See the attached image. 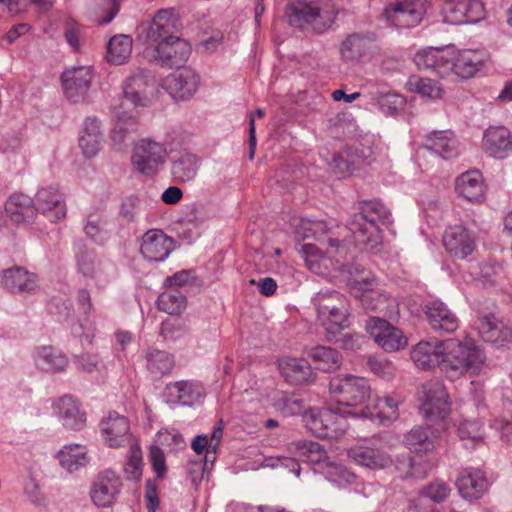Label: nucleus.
<instances>
[{"instance_id": "72a5a7b5", "label": "nucleus", "mask_w": 512, "mask_h": 512, "mask_svg": "<svg viewBox=\"0 0 512 512\" xmlns=\"http://www.w3.org/2000/svg\"><path fill=\"white\" fill-rule=\"evenodd\" d=\"M399 402L391 396L380 398L375 407L371 408L368 405L360 408L359 410H351L349 413L355 418H365L370 420L379 419L381 422H392L399 416L398 412Z\"/></svg>"}, {"instance_id": "a211bd4d", "label": "nucleus", "mask_w": 512, "mask_h": 512, "mask_svg": "<svg viewBox=\"0 0 512 512\" xmlns=\"http://www.w3.org/2000/svg\"><path fill=\"white\" fill-rule=\"evenodd\" d=\"M173 249V239L161 230H149L142 237L140 252L148 261L162 262Z\"/></svg>"}, {"instance_id": "680f3d73", "label": "nucleus", "mask_w": 512, "mask_h": 512, "mask_svg": "<svg viewBox=\"0 0 512 512\" xmlns=\"http://www.w3.org/2000/svg\"><path fill=\"white\" fill-rule=\"evenodd\" d=\"M149 458L157 478H163L167 472V468L162 449L156 445H152L149 451Z\"/></svg>"}, {"instance_id": "de8ad7c7", "label": "nucleus", "mask_w": 512, "mask_h": 512, "mask_svg": "<svg viewBox=\"0 0 512 512\" xmlns=\"http://www.w3.org/2000/svg\"><path fill=\"white\" fill-rule=\"evenodd\" d=\"M156 303L160 311L169 315H179L185 310L187 299L179 289L167 288L158 296Z\"/></svg>"}, {"instance_id": "58836bf2", "label": "nucleus", "mask_w": 512, "mask_h": 512, "mask_svg": "<svg viewBox=\"0 0 512 512\" xmlns=\"http://www.w3.org/2000/svg\"><path fill=\"white\" fill-rule=\"evenodd\" d=\"M348 456L355 463L371 469H382L391 463V458L384 451L362 445L350 448Z\"/></svg>"}, {"instance_id": "e2e57ef3", "label": "nucleus", "mask_w": 512, "mask_h": 512, "mask_svg": "<svg viewBox=\"0 0 512 512\" xmlns=\"http://www.w3.org/2000/svg\"><path fill=\"white\" fill-rule=\"evenodd\" d=\"M24 493L29 501L35 506H45L46 498L41 493L39 485L34 478H29L24 484Z\"/></svg>"}, {"instance_id": "a19ab883", "label": "nucleus", "mask_w": 512, "mask_h": 512, "mask_svg": "<svg viewBox=\"0 0 512 512\" xmlns=\"http://www.w3.org/2000/svg\"><path fill=\"white\" fill-rule=\"evenodd\" d=\"M404 444L415 453H426L434 448L433 430L430 426H414L405 436Z\"/></svg>"}, {"instance_id": "4d7b16f0", "label": "nucleus", "mask_w": 512, "mask_h": 512, "mask_svg": "<svg viewBox=\"0 0 512 512\" xmlns=\"http://www.w3.org/2000/svg\"><path fill=\"white\" fill-rule=\"evenodd\" d=\"M299 254L305 261V265L312 272L318 273L320 269V260L322 258L320 249L311 243L302 244Z\"/></svg>"}, {"instance_id": "bb28decb", "label": "nucleus", "mask_w": 512, "mask_h": 512, "mask_svg": "<svg viewBox=\"0 0 512 512\" xmlns=\"http://www.w3.org/2000/svg\"><path fill=\"white\" fill-rule=\"evenodd\" d=\"M376 282V278L370 276V273L354 280L356 288L361 290V294L357 295V298L366 311H383L389 305L390 298L386 294L374 290Z\"/></svg>"}, {"instance_id": "a18cd8bd", "label": "nucleus", "mask_w": 512, "mask_h": 512, "mask_svg": "<svg viewBox=\"0 0 512 512\" xmlns=\"http://www.w3.org/2000/svg\"><path fill=\"white\" fill-rule=\"evenodd\" d=\"M133 46L132 37L125 34L113 36L107 44V60L108 62L121 65L131 55Z\"/></svg>"}, {"instance_id": "864d4df0", "label": "nucleus", "mask_w": 512, "mask_h": 512, "mask_svg": "<svg viewBox=\"0 0 512 512\" xmlns=\"http://www.w3.org/2000/svg\"><path fill=\"white\" fill-rule=\"evenodd\" d=\"M77 266L79 272L87 278H95L101 271L100 262L93 251L86 249L77 253Z\"/></svg>"}, {"instance_id": "cd10ccee", "label": "nucleus", "mask_w": 512, "mask_h": 512, "mask_svg": "<svg viewBox=\"0 0 512 512\" xmlns=\"http://www.w3.org/2000/svg\"><path fill=\"white\" fill-rule=\"evenodd\" d=\"M452 47L433 48L419 51L414 56V62L420 70H431L440 77L448 75L449 55Z\"/></svg>"}, {"instance_id": "f03ea898", "label": "nucleus", "mask_w": 512, "mask_h": 512, "mask_svg": "<svg viewBox=\"0 0 512 512\" xmlns=\"http://www.w3.org/2000/svg\"><path fill=\"white\" fill-rule=\"evenodd\" d=\"M440 371L450 380L464 374L477 376L486 357L484 351L473 343H464L454 338L441 341Z\"/></svg>"}, {"instance_id": "79ce46f5", "label": "nucleus", "mask_w": 512, "mask_h": 512, "mask_svg": "<svg viewBox=\"0 0 512 512\" xmlns=\"http://www.w3.org/2000/svg\"><path fill=\"white\" fill-rule=\"evenodd\" d=\"M57 458L60 465L72 473L88 463L87 451L79 444L65 445L58 453Z\"/></svg>"}, {"instance_id": "5701e85b", "label": "nucleus", "mask_w": 512, "mask_h": 512, "mask_svg": "<svg viewBox=\"0 0 512 512\" xmlns=\"http://www.w3.org/2000/svg\"><path fill=\"white\" fill-rule=\"evenodd\" d=\"M483 149L497 159L507 158L512 154V135L504 126H490L484 132Z\"/></svg>"}, {"instance_id": "20e7f679", "label": "nucleus", "mask_w": 512, "mask_h": 512, "mask_svg": "<svg viewBox=\"0 0 512 512\" xmlns=\"http://www.w3.org/2000/svg\"><path fill=\"white\" fill-rule=\"evenodd\" d=\"M390 210L378 200H364L359 203V212L349 221V229L357 242L371 249L382 244V226L392 224Z\"/></svg>"}, {"instance_id": "1a4fd4ad", "label": "nucleus", "mask_w": 512, "mask_h": 512, "mask_svg": "<svg viewBox=\"0 0 512 512\" xmlns=\"http://www.w3.org/2000/svg\"><path fill=\"white\" fill-rule=\"evenodd\" d=\"M375 49V33L354 32L348 34L340 43V59L343 63L357 65L369 58L374 53Z\"/></svg>"}, {"instance_id": "37998d69", "label": "nucleus", "mask_w": 512, "mask_h": 512, "mask_svg": "<svg viewBox=\"0 0 512 512\" xmlns=\"http://www.w3.org/2000/svg\"><path fill=\"white\" fill-rule=\"evenodd\" d=\"M37 365L46 372H61L68 366V358L61 351L51 346L37 350Z\"/></svg>"}, {"instance_id": "4468645a", "label": "nucleus", "mask_w": 512, "mask_h": 512, "mask_svg": "<svg viewBox=\"0 0 512 512\" xmlns=\"http://www.w3.org/2000/svg\"><path fill=\"white\" fill-rule=\"evenodd\" d=\"M0 283L7 292L20 296L34 294L38 288V277L22 266L4 269L0 275Z\"/></svg>"}, {"instance_id": "774afa93", "label": "nucleus", "mask_w": 512, "mask_h": 512, "mask_svg": "<svg viewBox=\"0 0 512 512\" xmlns=\"http://www.w3.org/2000/svg\"><path fill=\"white\" fill-rule=\"evenodd\" d=\"M181 334V325L176 321L165 320L161 323L159 335L165 340H175Z\"/></svg>"}, {"instance_id": "bf43d9fd", "label": "nucleus", "mask_w": 512, "mask_h": 512, "mask_svg": "<svg viewBox=\"0 0 512 512\" xmlns=\"http://www.w3.org/2000/svg\"><path fill=\"white\" fill-rule=\"evenodd\" d=\"M449 493L450 489L444 482H434L426 486L421 494L433 502L440 503L448 497Z\"/></svg>"}, {"instance_id": "c9c22d12", "label": "nucleus", "mask_w": 512, "mask_h": 512, "mask_svg": "<svg viewBox=\"0 0 512 512\" xmlns=\"http://www.w3.org/2000/svg\"><path fill=\"white\" fill-rule=\"evenodd\" d=\"M456 191L470 202H481L485 196V185L480 171L470 170L462 173L456 180Z\"/></svg>"}, {"instance_id": "4be33fe9", "label": "nucleus", "mask_w": 512, "mask_h": 512, "mask_svg": "<svg viewBox=\"0 0 512 512\" xmlns=\"http://www.w3.org/2000/svg\"><path fill=\"white\" fill-rule=\"evenodd\" d=\"M53 409L62 425L68 430L79 431L86 424L85 412L80 410L79 401L71 395L60 397L53 404Z\"/></svg>"}, {"instance_id": "393cba45", "label": "nucleus", "mask_w": 512, "mask_h": 512, "mask_svg": "<svg viewBox=\"0 0 512 512\" xmlns=\"http://www.w3.org/2000/svg\"><path fill=\"white\" fill-rule=\"evenodd\" d=\"M483 64V57L478 51L463 50L456 53L452 48L447 65L448 74L454 72L459 77L468 79L473 77Z\"/></svg>"}, {"instance_id": "9d476101", "label": "nucleus", "mask_w": 512, "mask_h": 512, "mask_svg": "<svg viewBox=\"0 0 512 512\" xmlns=\"http://www.w3.org/2000/svg\"><path fill=\"white\" fill-rule=\"evenodd\" d=\"M93 78L94 73L90 66L73 67L63 72L61 80L66 98L71 103L86 101Z\"/></svg>"}, {"instance_id": "c85d7f7f", "label": "nucleus", "mask_w": 512, "mask_h": 512, "mask_svg": "<svg viewBox=\"0 0 512 512\" xmlns=\"http://www.w3.org/2000/svg\"><path fill=\"white\" fill-rule=\"evenodd\" d=\"M456 486L464 499L475 500L487 491L489 482L481 470L467 468L460 473Z\"/></svg>"}, {"instance_id": "f8f14e48", "label": "nucleus", "mask_w": 512, "mask_h": 512, "mask_svg": "<svg viewBox=\"0 0 512 512\" xmlns=\"http://www.w3.org/2000/svg\"><path fill=\"white\" fill-rule=\"evenodd\" d=\"M444 21L452 25L476 23L484 18L480 0H448L442 8Z\"/></svg>"}, {"instance_id": "c03bdc74", "label": "nucleus", "mask_w": 512, "mask_h": 512, "mask_svg": "<svg viewBox=\"0 0 512 512\" xmlns=\"http://www.w3.org/2000/svg\"><path fill=\"white\" fill-rule=\"evenodd\" d=\"M199 166V160L195 155L185 153L172 163L171 173L175 181L185 183L196 177Z\"/></svg>"}, {"instance_id": "2f4dec72", "label": "nucleus", "mask_w": 512, "mask_h": 512, "mask_svg": "<svg viewBox=\"0 0 512 512\" xmlns=\"http://www.w3.org/2000/svg\"><path fill=\"white\" fill-rule=\"evenodd\" d=\"M422 146L446 160L458 155V142L450 130L432 131L426 134Z\"/></svg>"}, {"instance_id": "c756f323", "label": "nucleus", "mask_w": 512, "mask_h": 512, "mask_svg": "<svg viewBox=\"0 0 512 512\" xmlns=\"http://www.w3.org/2000/svg\"><path fill=\"white\" fill-rule=\"evenodd\" d=\"M349 316V303L330 307V309L317 314L318 320L325 329L327 340H335L337 335L350 326Z\"/></svg>"}, {"instance_id": "0eeeda50", "label": "nucleus", "mask_w": 512, "mask_h": 512, "mask_svg": "<svg viewBox=\"0 0 512 512\" xmlns=\"http://www.w3.org/2000/svg\"><path fill=\"white\" fill-rule=\"evenodd\" d=\"M330 394L339 405L359 410L370 399L371 389L365 378L353 375H337L328 384Z\"/></svg>"}, {"instance_id": "7c9ffc66", "label": "nucleus", "mask_w": 512, "mask_h": 512, "mask_svg": "<svg viewBox=\"0 0 512 512\" xmlns=\"http://www.w3.org/2000/svg\"><path fill=\"white\" fill-rule=\"evenodd\" d=\"M5 212L16 225L31 224L37 216L34 200L22 193L10 196L5 204Z\"/></svg>"}, {"instance_id": "7ed1b4c3", "label": "nucleus", "mask_w": 512, "mask_h": 512, "mask_svg": "<svg viewBox=\"0 0 512 512\" xmlns=\"http://www.w3.org/2000/svg\"><path fill=\"white\" fill-rule=\"evenodd\" d=\"M148 81V74L144 70H137L125 80L123 100L121 106L115 110L117 122L112 132V139L116 143H122L127 133L135 131L134 110L147 104Z\"/></svg>"}, {"instance_id": "dca6fc26", "label": "nucleus", "mask_w": 512, "mask_h": 512, "mask_svg": "<svg viewBox=\"0 0 512 512\" xmlns=\"http://www.w3.org/2000/svg\"><path fill=\"white\" fill-rule=\"evenodd\" d=\"M163 80V87L175 100H187L197 91L200 78L190 68L181 67Z\"/></svg>"}, {"instance_id": "4c0bfd02", "label": "nucleus", "mask_w": 512, "mask_h": 512, "mask_svg": "<svg viewBox=\"0 0 512 512\" xmlns=\"http://www.w3.org/2000/svg\"><path fill=\"white\" fill-rule=\"evenodd\" d=\"M441 341H421L411 350V359L421 370L440 369Z\"/></svg>"}, {"instance_id": "0e129e2a", "label": "nucleus", "mask_w": 512, "mask_h": 512, "mask_svg": "<svg viewBox=\"0 0 512 512\" xmlns=\"http://www.w3.org/2000/svg\"><path fill=\"white\" fill-rule=\"evenodd\" d=\"M84 230L86 235L98 244H102L106 239V232L102 227V220L100 218L92 219L90 216Z\"/></svg>"}, {"instance_id": "09e8293b", "label": "nucleus", "mask_w": 512, "mask_h": 512, "mask_svg": "<svg viewBox=\"0 0 512 512\" xmlns=\"http://www.w3.org/2000/svg\"><path fill=\"white\" fill-rule=\"evenodd\" d=\"M310 356L315 368L324 372L334 371L341 365L342 357L340 353L330 347L316 346L312 348Z\"/></svg>"}, {"instance_id": "412c9836", "label": "nucleus", "mask_w": 512, "mask_h": 512, "mask_svg": "<svg viewBox=\"0 0 512 512\" xmlns=\"http://www.w3.org/2000/svg\"><path fill=\"white\" fill-rule=\"evenodd\" d=\"M446 251L457 259H466L475 250V242L468 230L460 225L449 227L443 235Z\"/></svg>"}, {"instance_id": "338daca9", "label": "nucleus", "mask_w": 512, "mask_h": 512, "mask_svg": "<svg viewBox=\"0 0 512 512\" xmlns=\"http://www.w3.org/2000/svg\"><path fill=\"white\" fill-rule=\"evenodd\" d=\"M145 499L148 512H156L159 507V498L157 495V486L152 479L146 481Z\"/></svg>"}, {"instance_id": "5fc2aeb1", "label": "nucleus", "mask_w": 512, "mask_h": 512, "mask_svg": "<svg viewBox=\"0 0 512 512\" xmlns=\"http://www.w3.org/2000/svg\"><path fill=\"white\" fill-rule=\"evenodd\" d=\"M409 85L423 97L429 99H439L442 97L443 90L439 83L430 78L411 77Z\"/></svg>"}, {"instance_id": "aec40b11", "label": "nucleus", "mask_w": 512, "mask_h": 512, "mask_svg": "<svg viewBox=\"0 0 512 512\" xmlns=\"http://www.w3.org/2000/svg\"><path fill=\"white\" fill-rule=\"evenodd\" d=\"M37 214L47 217L50 222H56L66 215V207L62 194L54 187L40 189L34 200Z\"/></svg>"}, {"instance_id": "a878e982", "label": "nucleus", "mask_w": 512, "mask_h": 512, "mask_svg": "<svg viewBox=\"0 0 512 512\" xmlns=\"http://www.w3.org/2000/svg\"><path fill=\"white\" fill-rule=\"evenodd\" d=\"M165 391L167 403L183 406H192L205 395L202 385L187 380L169 383Z\"/></svg>"}, {"instance_id": "8fccbe9b", "label": "nucleus", "mask_w": 512, "mask_h": 512, "mask_svg": "<svg viewBox=\"0 0 512 512\" xmlns=\"http://www.w3.org/2000/svg\"><path fill=\"white\" fill-rule=\"evenodd\" d=\"M299 457L311 464H319L327 459V452L324 447L314 441H299L295 444Z\"/></svg>"}, {"instance_id": "6e6552de", "label": "nucleus", "mask_w": 512, "mask_h": 512, "mask_svg": "<svg viewBox=\"0 0 512 512\" xmlns=\"http://www.w3.org/2000/svg\"><path fill=\"white\" fill-rule=\"evenodd\" d=\"M166 153L163 144L152 139H142L134 147L131 163L140 174L154 176L158 172V166L165 162Z\"/></svg>"}, {"instance_id": "f704fd0d", "label": "nucleus", "mask_w": 512, "mask_h": 512, "mask_svg": "<svg viewBox=\"0 0 512 512\" xmlns=\"http://www.w3.org/2000/svg\"><path fill=\"white\" fill-rule=\"evenodd\" d=\"M479 333L485 342L499 348L512 341V330L493 315L480 319Z\"/></svg>"}, {"instance_id": "39448f33", "label": "nucleus", "mask_w": 512, "mask_h": 512, "mask_svg": "<svg viewBox=\"0 0 512 512\" xmlns=\"http://www.w3.org/2000/svg\"><path fill=\"white\" fill-rule=\"evenodd\" d=\"M340 407L310 408L303 413L305 427L316 437L338 439L346 430V418L353 417Z\"/></svg>"}, {"instance_id": "052dcab7", "label": "nucleus", "mask_w": 512, "mask_h": 512, "mask_svg": "<svg viewBox=\"0 0 512 512\" xmlns=\"http://www.w3.org/2000/svg\"><path fill=\"white\" fill-rule=\"evenodd\" d=\"M333 161L336 169L341 173H352L358 162L356 158L351 154L350 150H345L333 157Z\"/></svg>"}, {"instance_id": "ddd939ff", "label": "nucleus", "mask_w": 512, "mask_h": 512, "mask_svg": "<svg viewBox=\"0 0 512 512\" xmlns=\"http://www.w3.org/2000/svg\"><path fill=\"white\" fill-rule=\"evenodd\" d=\"M366 331L385 351H397L407 345L402 331L383 318L371 317L366 323Z\"/></svg>"}, {"instance_id": "2eb2a0df", "label": "nucleus", "mask_w": 512, "mask_h": 512, "mask_svg": "<svg viewBox=\"0 0 512 512\" xmlns=\"http://www.w3.org/2000/svg\"><path fill=\"white\" fill-rule=\"evenodd\" d=\"M122 485L120 476L114 471L108 469L100 472L93 482L91 499L98 507H109L116 501Z\"/></svg>"}, {"instance_id": "b1692460", "label": "nucleus", "mask_w": 512, "mask_h": 512, "mask_svg": "<svg viewBox=\"0 0 512 512\" xmlns=\"http://www.w3.org/2000/svg\"><path fill=\"white\" fill-rule=\"evenodd\" d=\"M420 411L430 420L444 419L448 415L450 411L448 394L442 384L434 383L427 388Z\"/></svg>"}, {"instance_id": "49530a36", "label": "nucleus", "mask_w": 512, "mask_h": 512, "mask_svg": "<svg viewBox=\"0 0 512 512\" xmlns=\"http://www.w3.org/2000/svg\"><path fill=\"white\" fill-rule=\"evenodd\" d=\"M371 105L386 116H394L404 107L405 98L396 92L377 91L371 94Z\"/></svg>"}, {"instance_id": "ea45409f", "label": "nucleus", "mask_w": 512, "mask_h": 512, "mask_svg": "<svg viewBox=\"0 0 512 512\" xmlns=\"http://www.w3.org/2000/svg\"><path fill=\"white\" fill-rule=\"evenodd\" d=\"M283 376L291 383L304 384L311 377L310 363L303 358H284L279 362Z\"/></svg>"}, {"instance_id": "13d9d810", "label": "nucleus", "mask_w": 512, "mask_h": 512, "mask_svg": "<svg viewBox=\"0 0 512 512\" xmlns=\"http://www.w3.org/2000/svg\"><path fill=\"white\" fill-rule=\"evenodd\" d=\"M76 369L84 373H93L98 371L100 359L97 354L82 353L74 357Z\"/></svg>"}, {"instance_id": "f3484780", "label": "nucleus", "mask_w": 512, "mask_h": 512, "mask_svg": "<svg viewBox=\"0 0 512 512\" xmlns=\"http://www.w3.org/2000/svg\"><path fill=\"white\" fill-rule=\"evenodd\" d=\"M427 321L435 332L453 333L459 327V319L448 306L440 300H433L423 307Z\"/></svg>"}, {"instance_id": "6e6d98bb", "label": "nucleus", "mask_w": 512, "mask_h": 512, "mask_svg": "<svg viewBox=\"0 0 512 512\" xmlns=\"http://www.w3.org/2000/svg\"><path fill=\"white\" fill-rule=\"evenodd\" d=\"M458 435L462 440L480 443L483 440L481 424L474 420H464L458 426Z\"/></svg>"}, {"instance_id": "69168bd1", "label": "nucleus", "mask_w": 512, "mask_h": 512, "mask_svg": "<svg viewBox=\"0 0 512 512\" xmlns=\"http://www.w3.org/2000/svg\"><path fill=\"white\" fill-rule=\"evenodd\" d=\"M193 279L192 272L189 270H182L172 276L166 278L164 284L167 288H181L188 284Z\"/></svg>"}, {"instance_id": "6ab92c4d", "label": "nucleus", "mask_w": 512, "mask_h": 512, "mask_svg": "<svg viewBox=\"0 0 512 512\" xmlns=\"http://www.w3.org/2000/svg\"><path fill=\"white\" fill-rule=\"evenodd\" d=\"M101 434L109 447L117 448L134 442L129 433L130 425L126 417L118 413H110L100 423Z\"/></svg>"}, {"instance_id": "9b49d317", "label": "nucleus", "mask_w": 512, "mask_h": 512, "mask_svg": "<svg viewBox=\"0 0 512 512\" xmlns=\"http://www.w3.org/2000/svg\"><path fill=\"white\" fill-rule=\"evenodd\" d=\"M425 12V0H398L385 8L387 19L398 28H411L418 25Z\"/></svg>"}, {"instance_id": "e433bc0d", "label": "nucleus", "mask_w": 512, "mask_h": 512, "mask_svg": "<svg viewBox=\"0 0 512 512\" xmlns=\"http://www.w3.org/2000/svg\"><path fill=\"white\" fill-rule=\"evenodd\" d=\"M143 358L147 371L156 380L170 374L175 366V359L172 354L154 347L145 349L143 351Z\"/></svg>"}, {"instance_id": "3c124183", "label": "nucleus", "mask_w": 512, "mask_h": 512, "mask_svg": "<svg viewBox=\"0 0 512 512\" xmlns=\"http://www.w3.org/2000/svg\"><path fill=\"white\" fill-rule=\"evenodd\" d=\"M142 451L136 442L130 444L124 473L128 480L138 481L142 476Z\"/></svg>"}, {"instance_id": "423d86ee", "label": "nucleus", "mask_w": 512, "mask_h": 512, "mask_svg": "<svg viewBox=\"0 0 512 512\" xmlns=\"http://www.w3.org/2000/svg\"><path fill=\"white\" fill-rule=\"evenodd\" d=\"M285 17L290 26L316 34L324 33L334 23L332 13L316 2H293L287 5Z\"/></svg>"}, {"instance_id": "473e14b6", "label": "nucleus", "mask_w": 512, "mask_h": 512, "mask_svg": "<svg viewBox=\"0 0 512 512\" xmlns=\"http://www.w3.org/2000/svg\"><path fill=\"white\" fill-rule=\"evenodd\" d=\"M103 139L99 120L94 116L87 117L79 136V147L83 155L87 158L97 155L102 147Z\"/></svg>"}, {"instance_id": "603ef678", "label": "nucleus", "mask_w": 512, "mask_h": 512, "mask_svg": "<svg viewBox=\"0 0 512 512\" xmlns=\"http://www.w3.org/2000/svg\"><path fill=\"white\" fill-rule=\"evenodd\" d=\"M317 314L322 313L330 307L346 305L349 303L344 295L335 290H321L313 298Z\"/></svg>"}, {"instance_id": "f257e3e1", "label": "nucleus", "mask_w": 512, "mask_h": 512, "mask_svg": "<svg viewBox=\"0 0 512 512\" xmlns=\"http://www.w3.org/2000/svg\"><path fill=\"white\" fill-rule=\"evenodd\" d=\"M178 26V18L166 9L137 26V40L153 50V59L163 67L179 69L191 53L189 43L178 35Z\"/></svg>"}]
</instances>
